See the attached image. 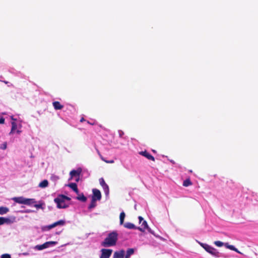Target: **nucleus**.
Listing matches in <instances>:
<instances>
[{
  "instance_id": "ddd939ff",
  "label": "nucleus",
  "mask_w": 258,
  "mask_h": 258,
  "mask_svg": "<svg viewBox=\"0 0 258 258\" xmlns=\"http://www.w3.org/2000/svg\"><path fill=\"white\" fill-rule=\"evenodd\" d=\"M25 198L23 197H15L13 198V200L17 203L24 204Z\"/></svg>"
},
{
  "instance_id": "9b49d317",
  "label": "nucleus",
  "mask_w": 258,
  "mask_h": 258,
  "mask_svg": "<svg viewBox=\"0 0 258 258\" xmlns=\"http://www.w3.org/2000/svg\"><path fill=\"white\" fill-rule=\"evenodd\" d=\"M139 154L146 158H147L148 160L155 161V158L151 155L149 153H148L147 151H141L139 153Z\"/></svg>"
},
{
  "instance_id": "bb28decb",
  "label": "nucleus",
  "mask_w": 258,
  "mask_h": 258,
  "mask_svg": "<svg viewBox=\"0 0 258 258\" xmlns=\"http://www.w3.org/2000/svg\"><path fill=\"white\" fill-rule=\"evenodd\" d=\"M214 244L217 246H218V247H221L223 245H224V243L220 241H215L214 242Z\"/></svg>"
},
{
  "instance_id": "a211bd4d",
  "label": "nucleus",
  "mask_w": 258,
  "mask_h": 258,
  "mask_svg": "<svg viewBox=\"0 0 258 258\" xmlns=\"http://www.w3.org/2000/svg\"><path fill=\"white\" fill-rule=\"evenodd\" d=\"M134 249L133 248H128L126 252V254L125 255V258H130L131 255L133 254L134 253Z\"/></svg>"
},
{
  "instance_id": "e433bc0d",
  "label": "nucleus",
  "mask_w": 258,
  "mask_h": 258,
  "mask_svg": "<svg viewBox=\"0 0 258 258\" xmlns=\"http://www.w3.org/2000/svg\"><path fill=\"white\" fill-rule=\"evenodd\" d=\"M87 123H88V124H91V125H94V124H95V123H94V122L92 123V122H90V121H87Z\"/></svg>"
},
{
  "instance_id": "6ab92c4d",
  "label": "nucleus",
  "mask_w": 258,
  "mask_h": 258,
  "mask_svg": "<svg viewBox=\"0 0 258 258\" xmlns=\"http://www.w3.org/2000/svg\"><path fill=\"white\" fill-rule=\"evenodd\" d=\"M11 124H12V128H11V132L9 133L10 135L13 134L17 127V124L15 121H12L11 122Z\"/></svg>"
},
{
  "instance_id": "b1692460",
  "label": "nucleus",
  "mask_w": 258,
  "mask_h": 258,
  "mask_svg": "<svg viewBox=\"0 0 258 258\" xmlns=\"http://www.w3.org/2000/svg\"><path fill=\"white\" fill-rule=\"evenodd\" d=\"M96 201L95 199H92L91 203L88 207V209L91 210L94 208H95L96 206Z\"/></svg>"
},
{
  "instance_id": "473e14b6",
  "label": "nucleus",
  "mask_w": 258,
  "mask_h": 258,
  "mask_svg": "<svg viewBox=\"0 0 258 258\" xmlns=\"http://www.w3.org/2000/svg\"><path fill=\"white\" fill-rule=\"evenodd\" d=\"M138 218H139V222H140V223H141V222L142 221H143V218L142 217H141V216H139Z\"/></svg>"
},
{
  "instance_id": "72a5a7b5",
  "label": "nucleus",
  "mask_w": 258,
  "mask_h": 258,
  "mask_svg": "<svg viewBox=\"0 0 258 258\" xmlns=\"http://www.w3.org/2000/svg\"><path fill=\"white\" fill-rule=\"evenodd\" d=\"M36 208H40L41 207V205H38V204H36L34 206Z\"/></svg>"
},
{
  "instance_id": "0eeeda50",
  "label": "nucleus",
  "mask_w": 258,
  "mask_h": 258,
  "mask_svg": "<svg viewBox=\"0 0 258 258\" xmlns=\"http://www.w3.org/2000/svg\"><path fill=\"white\" fill-rule=\"evenodd\" d=\"M101 199V194L99 190L97 189H93V196L92 199H95L96 201H99Z\"/></svg>"
},
{
  "instance_id": "f704fd0d",
  "label": "nucleus",
  "mask_w": 258,
  "mask_h": 258,
  "mask_svg": "<svg viewBox=\"0 0 258 258\" xmlns=\"http://www.w3.org/2000/svg\"><path fill=\"white\" fill-rule=\"evenodd\" d=\"M106 163H114V161L113 160H110V161H105Z\"/></svg>"
},
{
  "instance_id": "aec40b11",
  "label": "nucleus",
  "mask_w": 258,
  "mask_h": 258,
  "mask_svg": "<svg viewBox=\"0 0 258 258\" xmlns=\"http://www.w3.org/2000/svg\"><path fill=\"white\" fill-rule=\"evenodd\" d=\"M48 185V182L47 180H43L42 181L39 183V187L41 188H45Z\"/></svg>"
},
{
  "instance_id": "6e6552de",
  "label": "nucleus",
  "mask_w": 258,
  "mask_h": 258,
  "mask_svg": "<svg viewBox=\"0 0 258 258\" xmlns=\"http://www.w3.org/2000/svg\"><path fill=\"white\" fill-rule=\"evenodd\" d=\"M65 223H66V222L64 220H59L57 222L53 223L52 224L48 225L47 226V228H48V229H52L57 226H58V225L63 226L65 224Z\"/></svg>"
},
{
  "instance_id": "2eb2a0df",
  "label": "nucleus",
  "mask_w": 258,
  "mask_h": 258,
  "mask_svg": "<svg viewBox=\"0 0 258 258\" xmlns=\"http://www.w3.org/2000/svg\"><path fill=\"white\" fill-rule=\"evenodd\" d=\"M68 186L72 188L77 194H79V190L76 183H71Z\"/></svg>"
},
{
  "instance_id": "f257e3e1",
  "label": "nucleus",
  "mask_w": 258,
  "mask_h": 258,
  "mask_svg": "<svg viewBox=\"0 0 258 258\" xmlns=\"http://www.w3.org/2000/svg\"><path fill=\"white\" fill-rule=\"evenodd\" d=\"M118 239V233L114 231L109 233L107 237L102 242L101 245L104 247H109L116 245Z\"/></svg>"
},
{
  "instance_id": "20e7f679",
  "label": "nucleus",
  "mask_w": 258,
  "mask_h": 258,
  "mask_svg": "<svg viewBox=\"0 0 258 258\" xmlns=\"http://www.w3.org/2000/svg\"><path fill=\"white\" fill-rule=\"evenodd\" d=\"M56 243V242L55 241H47L45 242L43 244L36 245L35 248L38 250H41L43 249L49 247L51 245H55Z\"/></svg>"
},
{
  "instance_id": "ea45409f",
  "label": "nucleus",
  "mask_w": 258,
  "mask_h": 258,
  "mask_svg": "<svg viewBox=\"0 0 258 258\" xmlns=\"http://www.w3.org/2000/svg\"><path fill=\"white\" fill-rule=\"evenodd\" d=\"M224 245H225V246H226V247H227V248H228V245H229L228 244V243H225V244H224Z\"/></svg>"
},
{
  "instance_id": "a878e982",
  "label": "nucleus",
  "mask_w": 258,
  "mask_h": 258,
  "mask_svg": "<svg viewBox=\"0 0 258 258\" xmlns=\"http://www.w3.org/2000/svg\"><path fill=\"white\" fill-rule=\"evenodd\" d=\"M191 184L192 182L189 179H185L183 182V185L185 187L191 185Z\"/></svg>"
},
{
  "instance_id": "f03ea898",
  "label": "nucleus",
  "mask_w": 258,
  "mask_h": 258,
  "mask_svg": "<svg viewBox=\"0 0 258 258\" xmlns=\"http://www.w3.org/2000/svg\"><path fill=\"white\" fill-rule=\"evenodd\" d=\"M71 198L63 195H59L54 199V202L57 205V208L58 209H64L68 207L69 205L66 203V201H70Z\"/></svg>"
},
{
  "instance_id": "4be33fe9",
  "label": "nucleus",
  "mask_w": 258,
  "mask_h": 258,
  "mask_svg": "<svg viewBox=\"0 0 258 258\" xmlns=\"http://www.w3.org/2000/svg\"><path fill=\"white\" fill-rule=\"evenodd\" d=\"M10 219L9 218H6L5 217H0V225H3L5 223H8L10 222Z\"/></svg>"
},
{
  "instance_id": "f3484780",
  "label": "nucleus",
  "mask_w": 258,
  "mask_h": 258,
  "mask_svg": "<svg viewBox=\"0 0 258 258\" xmlns=\"http://www.w3.org/2000/svg\"><path fill=\"white\" fill-rule=\"evenodd\" d=\"M36 203V201L34 199H26L25 200V205H30L31 204H34Z\"/></svg>"
},
{
  "instance_id": "7ed1b4c3",
  "label": "nucleus",
  "mask_w": 258,
  "mask_h": 258,
  "mask_svg": "<svg viewBox=\"0 0 258 258\" xmlns=\"http://www.w3.org/2000/svg\"><path fill=\"white\" fill-rule=\"evenodd\" d=\"M200 244L206 251L211 254L212 255L217 257L220 256V253L215 248L205 243H201Z\"/></svg>"
},
{
  "instance_id": "58836bf2",
  "label": "nucleus",
  "mask_w": 258,
  "mask_h": 258,
  "mask_svg": "<svg viewBox=\"0 0 258 258\" xmlns=\"http://www.w3.org/2000/svg\"><path fill=\"white\" fill-rule=\"evenodd\" d=\"M23 254L24 255H28L29 254V253H28V252H24V253H23Z\"/></svg>"
},
{
  "instance_id": "f8f14e48",
  "label": "nucleus",
  "mask_w": 258,
  "mask_h": 258,
  "mask_svg": "<svg viewBox=\"0 0 258 258\" xmlns=\"http://www.w3.org/2000/svg\"><path fill=\"white\" fill-rule=\"evenodd\" d=\"M124 255V251L123 250H120V251H117L114 252L113 254V258H123Z\"/></svg>"
},
{
  "instance_id": "7c9ffc66",
  "label": "nucleus",
  "mask_w": 258,
  "mask_h": 258,
  "mask_svg": "<svg viewBox=\"0 0 258 258\" xmlns=\"http://www.w3.org/2000/svg\"><path fill=\"white\" fill-rule=\"evenodd\" d=\"M118 133L120 137H122V136L124 135L123 132L121 130L118 131Z\"/></svg>"
},
{
  "instance_id": "9d476101",
  "label": "nucleus",
  "mask_w": 258,
  "mask_h": 258,
  "mask_svg": "<svg viewBox=\"0 0 258 258\" xmlns=\"http://www.w3.org/2000/svg\"><path fill=\"white\" fill-rule=\"evenodd\" d=\"M142 227H138L137 229L140 230L141 232H144L145 229H148V231L149 232L152 233V231L151 230V229L149 228L148 226L147 222L146 221H143L142 224Z\"/></svg>"
},
{
  "instance_id": "37998d69",
  "label": "nucleus",
  "mask_w": 258,
  "mask_h": 258,
  "mask_svg": "<svg viewBox=\"0 0 258 258\" xmlns=\"http://www.w3.org/2000/svg\"><path fill=\"white\" fill-rule=\"evenodd\" d=\"M79 177H78V178L76 179V181H79Z\"/></svg>"
},
{
  "instance_id": "423d86ee",
  "label": "nucleus",
  "mask_w": 258,
  "mask_h": 258,
  "mask_svg": "<svg viewBox=\"0 0 258 258\" xmlns=\"http://www.w3.org/2000/svg\"><path fill=\"white\" fill-rule=\"evenodd\" d=\"M99 183L104 189V192L106 195H108L109 192V189L108 185L105 183L103 178L99 179Z\"/></svg>"
},
{
  "instance_id": "4468645a",
  "label": "nucleus",
  "mask_w": 258,
  "mask_h": 258,
  "mask_svg": "<svg viewBox=\"0 0 258 258\" xmlns=\"http://www.w3.org/2000/svg\"><path fill=\"white\" fill-rule=\"evenodd\" d=\"M53 106L55 110L61 109L63 106L61 105L58 101H54L52 103Z\"/></svg>"
},
{
  "instance_id": "dca6fc26",
  "label": "nucleus",
  "mask_w": 258,
  "mask_h": 258,
  "mask_svg": "<svg viewBox=\"0 0 258 258\" xmlns=\"http://www.w3.org/2000/svg\"><path fill=\"white\" fill-rule=\"evenodd\" d=\"M123 226L125 228L132 229H137V227L133 223L127 222L123 224Z\"/></svg>"
},
{
  "instance_id": "c9c22d12",
  "label": "nucleus",
  "mask_w": 258,
  "mask_h": 258,
  "mask_svg": "<svg viewBox=\"0 0 258 258\" xmlns=\"http://www.w3.org/2000/svg\"><path fill=\"white\" fill-rule=\"evenodd\" d=\"M85 120V119L84 118V117H82L81 119H80V122H83Z\"/></svg>"
},
{
  "instance_id": "5701e85b",
  "label": "nucleus",
  "mask_w": 258,
  "mask_h": 258,
  "mask_svg": "<svg viewBox=\"0 0 258 258\" xmlns=\"http://www.w3.org/2000/svg\"><path fill=\"white\" fill-rule=\"evenodd\" d=\"M125 217V214L124 212H122L120 213L119 215V219H120V224L122 225L123 224L124 219Z\"/></svg>"
},
{
  "instance_id": "a19ab883",
  "label": "nucleus",
  "mask_w": 258,
  "mask_h": 258,
  "mask_svg": "<svg viewBox=\"0 0 258 258\" xmlns=\"http://www.w3.org/2000/svg\"><path fill=\"white\" fill-rule=\"evenodd\" d=\"M233 250L238 253H240V252L238 250V249L236 248H235V250Z\"/></svg>"
},
{
  "instance_id": "4c0bfd02",
  "label": "nucleus",
  "mask_w": 258,
  "mask_h": 258,
  "mask_svg": "<svg viewBox=\"0 0 258 258\" xmlns=\"http://www.w3.org/2000/svg\"><path fill=\"white\" fill-rule=\"evenodd\" d=\"M11 118L12 120H13V121H15L16 120V119L14 118L13 116H12Z\"/></svg>"
},
{
  "instance_id": "1a4fd4ad",
  "label": "nucleus",
  "mask_w": 258,
  "mask_h": 258,
  "mask_svg": "<svg viewBox=\"0 0 258 258\" xmlns=\"http://www.w3.org/2000/svg\"><path fill=\"white\" fill-rule=\"evenodd\" d=\"M82 172V169L78 168L77 170H73L70 173L71 179H72L74 177L78 176L79 177L80 175Z\"/></svg>"
},
{
  "instance_id": "c85d7f7f",
  "label": "nucleus",
  "mask_w": 258,
  "mask_h": 258,
  "mask_svg": "<svg viewBox=\"0 0 258 258\" xmlns=\"http://www.w3.org/2000/svg\"><path fill=\"white\" fill-rule=\"evenodd\" d=\"M1 258H11L10 254L6 253L1 255Z\"/></svg>"
},
{
  "instance_id": "cd10ccee",
  "label": "nucleus",
  "mask_w": 258,
  "mask_h": 258,
  "mask_svg": "<svg viewBox=\"0 0 258 258\" xmlns=\"http://www.w3.org/2000/svg\"><path fill=\"white\" fill-rule=\"evenodd\" d=\"M7 147V143L4 142L3 144H2L0 146V149L2 150H6Z\"/></svg>"
},
{
  "instance_id": "c756f323",
  "label": "nucleus",
  "mask_w": 258,
  "mask_h": 258,
  "mask_svg": "<svg viewBox=\"0 0 258 258\" xmlns=\"http://www.w3.org/2000/svg\"><path fill=\"white\" fill-rule=\"evenodd\" d=\"M228 248L232 250H235V247L232 245H228Z\"/></svg>"
},
{
  "instance_id": "393cba45",
  "label": "nucleus",
  "mask_w": 258,
  "mask_h": 258,
  "mask_svg": "<svg viewBox=\"0 0 258 258\" xmlns=\"http://www.w3.org/2000/svg\"><path fill=\"white\" fill-rule=\"evenodd\" d=\"M9 211L8 208L6 207H0V214L3 215L7 213Z\"/></svg>"
},
{
  "instance_id": "412c9836",
  "label": "nucleus",
  "mask_w": 258,
  "mask_h": 258,
  "mask_svg": "<svg viewBox=\"0 0 258 258\" xmlns=\"http://www.w3.org/2000/svg\"><path fill=\"white\" fill-rule=\"evenodd\" d=\"M77 199L83 202H86L87 200L86 197L83 194L79 195L77 197Z\"/></svg>"
},
{
  "instance_id": "39448f33",
  "label": "nucleus",
  "mask_w": 258,
  "mask_h": 258,
  "mask_svg": "<svg viewBox=\"0 0 258 258\" xmlns=\"http://www.w3.org/2000/svg\"><path fill=\"white\" fill-rule=\"evenodd\" d=\"M101 254L100 258H109L112 252V250L110 249H102Z\"/></svg>"
},
{
  "instance_id": "2f4dec72",
  "label": "nucleus",
  "mask_w": 258,
  "mask_h": 258,
  "mask_svg": "<svg viewBox=\"0 0 258 258\" xmlns=\"http://www.w3.org/2000/svg\"><path fill=\"white\" fill-rule=\"evenodd\" d=\"M5 123V118L3 117H1L0 118V124H3Z\"/></svg>"
},
{
  "instance_id": "79ce46f5",
  "label": "nucleus",
  "mask_w": 258,
  "mask_h": 258,
  "mask_svg": "<svg viewBox=\"0 0 258 258\" xmlns=\"http://www.w3.org/2000/svg\"><path fill=\"white\" fill-rule=\"evenodd\" d=\"M17 133L18 134H20L21 133V131L17 130Z\"/></svg>"
}]
</instances>
